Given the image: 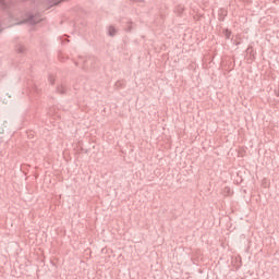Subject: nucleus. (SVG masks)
Segmentation results:
<instances>
[{
    "label": "nucleus",
    "mask_w": 279,
    "mask_h": 279,
    "mask_svg": "<svg viewBox=\"0 0 279 279\" xmlns=\"http://www.w3.org/2000/svg\"><path fill=\"white\" fill-rule=\"evenodd\" d=\"M43 21L40 13H27L26 14V23L29 25H38Z\"/></svg>",
    "instance_id": "1"
},
{
    "label": "nucleus",
    "mask_w": 279,
    "mask_h": 279,
    "mask_svg": "<svg viewBox=\"0 0 279 279\" xmlns=\"http://www.w3.org/2000/svg\"><path fill=\"white\" fill-rule=\"evenodd\" d=\"M81 62L85 63V66H88L90 64L92 69H95V63L97 62V59H95L94 57H88V58H84V57H80Z\"/></svg>",
    "instance_id": "2"
},
{
    "label": "nucleus",
    "mask_w": 279,
    "mask_h": 279,
    "mask_svg": "<svg viewBox=\"0 0 279 279\" xmlns=\"http://www.w3.org/2000/svg\"><path fill=\"white\" fill-rule=\"evenodd\" d=\"M66 85L64 83H61L60 85L57 86L56 92L59 93V95H66Z\"/></svg>",
    "instance_id": "3"
},
{
    "label": "nucleus",
    "mask_w": 279,
    "mask_h": 279,
    "mask_svg": "<svg viewBox=\"0 0 279 279\" xmlns=\"http://www.w3.org/2000/svg\"><path fill=\"white\" fill-rule=\"evenodd\" d=\"M12 5V0H0V8L8 10Z\"/></svg>",
    "instance_id": "4"
},
{
    "label": "nucleus",
    "mask_w": 279,
    "mask_h": 279,
    "mask_svg": "<svg viewBox=\"0 0 279 279\" xmlns=\"http://www.w3.org/2000/svg\"><path fill=\"white\" fill-rule=\"evenodd\" d=\"M64 0H46L48 8H53V5H59Z\"/></svg>",
    "instance_id": "5"
},
{
    "label": "nucleus",
    "mask_w": 279,
    "mask_h": 279,
    "mask_svg": "<svg viewBox=\"0 0 279 279\" xmlns=\"http://www.w3.org/2000/svg\"><path fill=\"white\" fill-rule=\"evenodd\" d=\"M40 88H38V85L34 84L31 86L29 93L31 95H40Z\"/></svg>",
    "instance_id": "6"
},
{
    "label": "nucleus",
    "mask_w": 279,
    "mask_h": 279,
    "mask_svg": "<svg viewBox=\"0 0 279 279\" xmlns=\"http://www.w3.org/2000/svg\"><path fill=\"white\" fill-rule=\"evenodd\" d=\"M108 36H110L111 38H114V36H117V28L114 26L108 27Z\"/></svg>",
    "instance_id": "7"
},
{
    "label": "nucleus",
    "mask_w": 279,
    "mask_h": 279,
    "mask_svg": "<svg viewBox=\"0 0 279 279\" xmlns=\"http://www.w3.org/2000/svg\"><path fill=\"white\" fill-rule=\"evenodd\" d=\"M174 12L175 14H178V16H182V14L184 13V7L182 4H179L178 7H175Z\"/></svg>",
    "instance_id": "8"
},
{
    "label": "nucleus",
    "mask_w": 279,
    "mask_h": 279,
    "mask_svg": "<svg viewBox=\"0 0 279 279\" xmlns=\"http://www.w3.org/2000/svg\"><path fill=\"white\" fill-rule=\"evenodd\" d=\"M222 34H223L225 38H227V40H230V36H232V31L226 28L222 31Z\"/></svg>",
    "instance_id": "9"
},
{
    "label": "nucleus",
    "mask_w": 279,
    "mask_h": 279,
    "mask_svg": "<svg viewBox=\"0 0 279 279\" xmlns=\"http://www.w3.org/2000/svg\"><path fill=\"white\" fill-rule=\"evenodd\" d=\"M17 53H25V46L19 45L16 48Z\"/></svg>",
    "instance_id": "10"
},
{
    "label": "nucleus",
    "mask_w": 279,
    "mask_h": 279,
    "mask_svg": "<svg viewBox=\"0 0 279 279\" xmlns=\"http://www.w3.org/2000/svg\"><path fill=\"white\" fill-rule=\"evenodd\" d=\"M124 84L125 83L123 81H118V82H116L114 86H116V88H123Z\"/></svg>",
    "instance_id": "11"
},
{
    "label": "nucleus",
    "mask_w": 279,
    "mask_h": 279,
    "mask_svg": "<svg viewBox=\"0 0 279 279\" xmlns=\"http://www.w3.org/2000/svg\"><path fill=\"white\" fill-rule=\"evenodd\" d=\"M48 82L53 85V84H56V78H53L52 75H49Z\"/></svg>",
    "instance_id": "12"
},
{
    "label": "nucleus",
    "mask_w": 279,
    "mask_h": 279,
    "mask_svg": "<svg viewBox=\"0 0 279 279\" xmlns=\"http://www.w3.org/2000/svg\"><path fill=\"white\" fill-rule=\"evenodd\" d=\"M132 23H129L128 26L125 27V32H132Z\"/></svg>",
    "instance_id": "13"
},
{
    "label": "nucleus",
    "mask_w": 279,
    "mask_h": 279,
    "mask_svg": "<svg viewBox=\"0 0 279 279\" xmlns=\"http://www.w3.org/2000/svg\"><path fill=\"white\" fill-rule=\"evenodd\" d=\"M62 43H64V39H62Z\"/></svg>",
    "instance_id": "14"
}]
</instances>
